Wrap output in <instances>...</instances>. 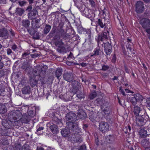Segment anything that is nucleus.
<instances>
[{
    "mask_svg": "<svg viewBox=\"0 0 150 150\" xmlns=\"http://www.w3.org/2000/svg\"><path fill=\"white\" fill-rule=\"evenodd\" d=\"M14 150H22L21 146L19 145H18L15 147Z\"/></svg>",
    "mask_w": 150,
    "mask_h": 150,
    "instance_id": "33",
    "label": "nucleus"
},
{
    "mask_svg": "<svg viewBox=\"0 0 150 150\" xmlns=\"http://www.w3.org/2000/svg\"><path fill=\"white\" fill-rule=\"evenodd\" d=\"M6 112V110L5 108V106H1V108H0V113H4Z\"/></svg>",
    "mask_w": 150,
    "mask_h": 150,
    "instance_id": "30",
    "label": "nucleus"
},
{
    "mask_svg": "<svg viewBox=\"0 0 150 150\" xmlns=\"http://www.w3.org/2000/svg\"><path fill=\"white\" fill-rule=\"evenodd\" d=\"M86 117V115L85 112L83 110H79L77 113V117L81 119H84Z\"/></svg>",
    "mask_w": 150,
    "mask_h": 150,
    "instance_id": "9",
    "label": "nucleus"
},
{
    "mask_svg": "<svg viewBox=\"0 0 150 150\" xmlns=\"http://www.w3.org/2000/svg\"><path fill=\"white\" fill-rule=\"evenodd\" d=\"M146 120H144L141 116H139L137 117L136 120V124L138 126H141L144 125L146 122Z\"/></svg>",
    "mask_w": 150,
    "mask_h": 150,
    "instance_id": "7",
    "label": "nucleus"
},
{
    "mask_svg": "<svg viewBox=\"0 0 150 150\" xmlns=\"http://www.w3.org/2000/svg\"><path fill=\"white\" fill-rule=\"evenodd\" d=\"M105 19H98L97 21V24L101 28H103L105 26V23H104Z\"/></svg>",
    "mask_w": 150,
    "mask_h": 150,
    "instance_id": "13",
    "label": "nucleus"
},
{
    "mask_svg": "<svg viewBox=\"0 0 150 150\" xmlns=\"http://www.w3.org/2000/svg\"><path fill=\"white\" fill-rule=\"evenodd\" d=\"M30 24V21L28 20H23L22 22L23 25L25 28L28 27Z\"/></svg>",
    "mask_w": 150,
    "mask_h": 150,
    "instance_id": "24",
    "label": "nucleus"
},
{
    "mask_svg": "<svg viewBox=\"0 0 150 150\" xmlns=\"http://www.w3.org/2000/svg\"><path fill=\"white\" fill-rule=\"evenodd\" d=\"M8 36L7 30L6 29L3 28L0 30V37L6 39L8 38Z\"/></svg>",
    "mask_w": 150,
    "mask_h": 150,
    "instance_id": "8",
    "label": "nucleus"
},
{
    "mask_svg": "<svg viewBox=\"0 0 150 150\" xmlns=\"http://www.w3.org/2000/svg\"><path fill=\"white\" fill-rule=\"evenodd\" d=\"M50 128L51 132L54 134H56L58 132V129L57 126L54 124L51 125Z\"/></svg>",
    "mask_w": 150,
    "mask_h": 150,
    "instance_id": "11",
    "label": "nucleus"
},
{
    "mask_svg": "<svg viewBox=\"0 0 150 150\" xmlns=\"http://www.w3.org/2000/svg\"><path fill=\"white\" fill-rule=\"evenodd\" d=\"M63 44V43L61 41H60L58 42H56L55 43V45L57 46H61Z\"/></svg>",
    "mask_w": 150,
    "mask_h": 150,
    "instance_id": "36",
    "label": "nucleus"
},
{
    "mask_svg": "<svg viewBox=\"0 0 150 150\" xmlns=\"http://www.w3.org/2000/svg\"><path fill=\"white\" fill-rule=\"evenodd\" d=\"M108 68V66L104 65L102 67V70L103 71H105Z\"/></svg>",
    "mask_w": 150,
    "mask_h": 150,
    "instance_id": "35",
    "label": "nucleus"
},
{
    "mask_svg": "<svg viewBox=\"0 0 150 150\" xmlns=\"http://www.w3.org/2000/svg\"><path fill=\"white\" fill-rule=\"evenodd\" d=\"M120 91L121 93H122L123 95L125 96V92L120 87Z\"/></svg>",
    "mask_w": 150,
    "mask_h": 150,
    "instance_id": "44",
    "label": "nucleus"
},
{
    "mask_svg": "<svg viewBox=\"0 0 150 150\" xmlns=\"http://www.w3.org/2000/svg\"><path fill=\"white\" fill-rule=\"evenodd\" d=\"M89 117L90 120L92 122H95L96 121V118L93 117L92 116H90Z\"/></svg>",
    "mask_w": 150,
    "mask_h": 150,
    "instance_id": "37",
    "label": "nucleus"
},
{
    "mask_svg": "<svg viewBox=\"0 0 150 150\" xmlns=\"http://www.w3.org/2000/svg\"><path fill=\"white\" fill-rule=\"evenodd\" d=\"M66 118L68 121L67 122V125L68 126L69 129H71V126H72L75 127V128L78 131V132L80 131V129L78 127L77 124L73 122V121H74L79 119V118H77L76 117L75 113L70 112L67 114Z\"/></svg>",
    "mask_w": 150,
    "mask_h": 150,
    "instance_id": "3",
    "label": "nucleus"
},
{
    "mask_svg": "<svg viewBox=\"0 0 150 150\" xmlns=\"http://www.w3.org/2000/svg\"><path fill=\"white\" fill-rule=\"evenodd\" d=\"M108 138L109 141L110 142H111L115 140V137L114 135H109L108 137Z\"/></svg>",
    "mask_w": 150,
    "mask_h": 150,
    "instance_id": "27",
    "label": "nucleus"
},
{
    "mask_svg": "<svg viewBox=\"0 0 150 150\" xmlns=\"http://www.w3.org/2000/svg\"><path fill=\"white\" fill-rule=\"evenodd\" d=\"M28 113L29 116L31 117H33L35 115V112L31 109V108H29L28 111Z\"/></svg>",
    "mask_w": 150,
    "mask_h": 150,
    "instance_id": "21",
    "label": "nucleus"
},
{
    "mask_svg": "<svg viewBox=\"0 0 150 150\" xmlns=\"http://www.w3.org/2000/svg\"><path fill=\"white\" fill-rule=\"evenodd\" d=\"M78 150H86V146L85 145H82L81 146Z\"/></svg>",
    "mask_w": 150,
    "mask_h": 150,
    "instance_id": "34",
    "label": "nucleus"
},
{
    "mask_svg": "<svg viewBox=\"0 0 150 150\" xmlns=\"http://www.w3.org/2000/svg\"><path fill=\"white\" fill-rule=\"evenodd\" d=\"M29 54L28 53H25L22 55V57L23 58H24L26 56Z\"/></svg>",
    "mask_w": 150,
    "mask_h": 150,
    "instance_id": "41",
    "label": "nucleus"
},
{
    "mask_svg": "<svg viewBox=\"0 0 150 150\" xmlns=\"http://www.w3.org/2000/svg\"><path fill=\"white\" fill-rule=\"evenodd\" d=\"M63 77L64 80L68 82H70L73 79L72 74L66 73L63 75Z\"/></svg>",
    "mask_w": 150,
    "mask_h": 150,
    "instance_id": "10",
    "label": "nucleus"
},
{
    "mask_svg": "<svg viewBox=\"0 0 150 150\" xmlns=\"http://www.w3.org/2000/svg\"><path fill=\"white\" fill-rule=\"evenodd\" d=\"M145 150H150V147H146L145 149Z\"/></svg>",
    "mask_w": 150,
    "mask_h": 150,
    "instance_id": "58",
    "label": "nucleus"
},
{
    "mask_svg": "<svg viewBox=\"0 0 150 150\" xmlns=\"http://www.w3.org/2000/svg\"><path fill=\"white\" fill-rule=\"evenodd\" d=\"M140 23L143 27L146 28L150 26V21L147 19L143 18Z\"/></svg>",
    "mask_w": 150,
    "mask_h": 150,
    "instance_id": "6",
    "label": "nucleus"
},
{
    "mask_svg": "<svg viewBox=\"0 0 150 150\" xmlns=\"http://www.w3.org/2000/svg\"><path fill=\"white\" fill-rule=\"evenodd\" d=\"M117 77H115L114 78H113V80H116L117 79Z\"/></svg>",
    "mask_w": 150,
    "mask_h": 150,
    "instance_id": "59",
    "label": "nucleus"
},
{
    "mask_svg": "<svg viewBox=\"0 0 150 150\" xmlns=\"http://www.w3.org/2000/svg\"><path fill=\"white\" fill-rule=\"evenodd\" d=\"M125 91L127 93H129L131 92L129 90L127 89H125Z\"/></svg>",
    "mask_w": 150,
    "mask_h": 150,
    "instance_id": "55",
    "label": "nucleus"
},
{
    "mask_svg": "<svg viewBox=\"0 0 150 150\" xmlns=\"http://www.w3.org/2000/svg\"><path fill=\"white\" fill-rule=\"evenodd\" d=\"M43 129V128L42 127H39L37 129L36 133L39 135H41L43 133V132L42 130Z\"/></svg>",
    "mask_w": 150,
    "mask_h": 150,
    "instance_id": "25",
    "label": "nucleus"
},
{
    "mask_svg": "<svg viewBox=\"0 0 150 150\" xmlns=\"http://www.w3.org/2000/svg\"><path fill=\"white\" fill-rule=\"evenodd\" d=\"M77 97L80 99L83 98L84 95L82 93H81L79 94H78L77 95Z\"/></svg>",
    "mask_w": 150,
    "mask_h": 150,
    "instance_id": "31",
    "label": "nucleus"
},
{
    "mask_svg": "<svg viewBox=\"0 0 150 150\" xmlns=\"http://www.w3.org/2000/svg\"><path fill=\"white\" fill-rule=\"evenodd\" d=\"M37 13V11L36 10H34L30 13H28V18L32 20L36 16Z\"/></svg>",
    "mask_w": 150,
    "mask_h": 150,
    "instance_id": "12",
    "label": "nucleus"
},
{
    "mask_svg": "<svg viewBox=\"0 0 150 150\" xmlns=\"http://www.w3.org/2000/svg\"><path fill=\"white\" fill-rule=\"evenodd\" d=\"M108 31H107L106 32H104L102 33L100 35H98L96 39L97 40V42L100 43V42H103L104 44V50L106 54H110L112 52V46L108 42L105 43V40L108 39L107 35L108 34Z\"/></svg>",
    "mask_w": 150,
    "mask_h": 150,
    "instance_id": "1",
    "label": "nucleus"
},
{
    "mask_svg": "<svg viewBox=\"0 0 150 150\" xmlns=\"http://www.w3.org/2000/svg\"><path fill=\"white\" fill-rule=\"evenodd\" d=\"M24 10L21 8H18L16 9V13L18 14L20 16H21L24 13Z\"/></svg>",
    "mask_w": 150,
    "mask_h": 150,
    "instance_id": "23",
    "label": "nucleus"
},
{
    "mask_svg": "<svg viewBox=\"0 0 150 150\" xmlns=\"http://www.w3.org/2000/svg\"><path fill=\"white\" fill-rule=\"evenodd\" d=\"M137 102H141L143 100V98L140 94L137 93L134 95Z\"/></svg>",
    "mask_w": 150,
    "mask_h": 150,
    "instance_id": "17",
    "label": "nucleus"
},
{
    "mask_svg": "<svg viewBox=\"0 0 150 150\" xmlns=\"http://www.w3.org/2000/svg\"><path fill=\"white\" fill-rule=\"evenodd\" d=\"M143 1L145 2H148L150 1V0H143Z\"/></svg>",
    "mask_w": 150,
    "mask_h": 150,
    "instance_id": "60",
    "label": "nucleus"
},
{
    "mask_svg": "<svg viewBox=\"0 0 150 150\" xmlns=\"http://www.w3.org/2000/svg\"><path fill=\"white\" fill-rule=\"evenodd\" d=\"M88 33H87L86 34V36H88L89 38H91V34L90 33V31H89V30H88Z\"/></svg>",
    "mask_w": 150,
    "mask_h": 150,
    "instance_id": "47",
    "label": "nucleus"
},
{
    "mask_svg": "<svg viewBox=\"0 0 150 150\" xmlns=\"http://www.w3.org/2000/svg\"><path fill=\"white\" fill-rule=\"evenodd\" d=\"M62 72V69H58L56 70L55 74L56 76L58 79H59V77L61 76Z\"/></svg>",
    "mask_w": 150,
    "mask_h": 150,
    "instance_id": "20",
    "label": "nucleus"
},
{
    "mask_svg": "<svg viewBox=\"0 0 150 150\" xmlns=\"http://www.w3.org/2000/svg\"><path fill=\"white\" fill-rule=\"evenodd\" d=\"M141 111V109L140 107L137 106H136L134 107V114L136 115H138Z\"/></svg>",
    "mask_w": 150,
    "mask_h": 150,
    "instance_id": "19",
    "label": "nucleus"
},
{
    "mask_svg": "<svg viewBox=\"0 0 150 150\" xmlns=\"http://www.w3.org/2000/svg\"><path fill=\"white\" fill-rule=\"evenodd\" d=\"M95 142L97 145H99V141L98 138H95Z\"/></svg>",
    "mask_w": 150,
    "mask_h": 150,
    "instance_id": "48",
    "label": "nucleus"
},
{
    "mask_svg": "<svg viewBox=\"0 0 150 150\" xmlns=\"http://www.w3.org/2000/svg\"><path fill=\"white\" fill-rule=\"evenodd\" d=\"M19 5L21 6H23L26 3V2L24 1H21L19 2Z\"/></svg>",
    "mask_w": 150,
    "mask_h": 150,
    "instance_id": "38",
    "label": "nucleus"
},
{
    "mask_svg": "<svg viewBox=\"0 0 150 150\" xmlns=\"http://www.w3.org/2000/svg\"><path fill=\"white\" fill-rule=\"evenodd\" d=\"M127 49L128 50H129L130 51H131L132 50L131 47H129V46L128 47H127Z\"/></svg>",
    "mask_w": 150,
    "mask_h": 150,
    "instance_id": "57",
    "label": "nucleus"
},
{
    "mask_svg": "<svg viewBox=\"0 0 150 150\" xmlns=\"http://www.w3.org/2000/svg\"><path fill=\"white\" fill-rule=\"evenodd\" d=\"M130 150H134V149L132 147H131L130 149Z\"/></svg>",
    "mask_w": 150,
    "mask_h": 150,
    "instance_id": "63",
    "label": "nucleus"
},
{
    "mask_svg": "<svg viewBox=\"0 0 150 150\" xmlns=\"http://www.w3.org/2000/svg\"><path fill=\"white\" fill-rule=\"evenodd\" d=\"M115 56H114L113 57L112 61V62H115Z\"/></svg>",
    "mask_w": 150,
    "mask_h": 150,
    "instance_id": "54",
    "label": "nucleus"
},
{
    "mask_svg": "<svg viewBox=\"0 0 150 150\" xmlns=\"http://www.w3.org/2000/svg\"><path fill=\"white\" fill-rule=\"evenodd\" d=\"M100 51V50L99 48H96L94 51H93L94 53L93 55H91V56H92L94 55H97L99 54V52Z\"/></svg>",
    "mask_w": 150,
    "mask_h": 150,
    "instance_id": "28",
    "label": "nucleus"
},
{
    "mask_svg": "<svg viewBox=\"0 0 150 150\" xmlns=\"http://www.w3.org/2000/svg\"><path fill=\"white\" fill-rule=\"evenodd\" d=\"M102 109L103 110V108ZM103 110L105 114H108L109 112L108 110V108H106L105 110V109L104 110Z\"/></svg>",
    "mask_w": 150,
    "mask_h": 150,
    "instance_id": "39",
    "label": "nucleus"
},
{
    "mask_svg": "<svg viewBox=\"0 0 150 150\" xmlns=\"http://www.w3.org/2000/svg\"><path fill=\"white\" fill-rule=\"evenodd\" d=\"M43 1L44 3L45 2V0H42Z\"/></svg>",
    "mask_w": 150,
    "mask_h": 150,
    "instance_id": "64",
    "label": "nucleus"
},
{
    "mask_svg": "<svg viewBox=\"0 0 150 150\" xmlns=\"http://www.w3.org/2000/svg\"><path fill=\"white\" fill-rule=\"evenodd\" d=\"M7 54H10L11 53V50L10 49H8L7 50Z\"/></svg>",
    "mask_w": 150,
    "mask_h": 150,
    "instance_id": "42",
    "label": "nucleus"
},
{
    "mask_svg": "<svg viewBox=\"0 0 150 150\" xmlns=\"http://www.w3.org/2000/svg\"><path fill=\"white\" fill-rule=\"evenodd\" d=\"M127 100L128 102H131L134 105H135L136 104L137 101L134 95L128 98Z\"/></svg>",
    "mask_w": 150,
    "mask_h": 150,
    "instance_id": "15",
    "label": "nucleus"
},
{
    "mask_svg": "<svg viewBox=\"0 0 150 150\" xmlns=\"http://www.w3.org/2000/svg\"><path fill=\"white\" fill-rule=\"evenodd\" d=\"M12 50L15 51L17 48V46L16 45H14L12 46Z\"/></svg>",
    "mask_w": 150,
    "mask_h": 150,
    "instance_id": "46",
    "label": "nucleus"
},
{
    "mask_svg": "<svg viewBox=\"0 0 150 150\" xmlns=\"http://www.w3.org/2000/svg\"><path fill=\"white\" fill-rule=\"evenodd\" d=\"M4 63L2 62H0V69H2L4 66Z\"/></svg>",
    "mask_w": 150,
    "mask_h": 150,
    "instance_id": "50",
    "label": "nucleus"
},
{
    "mask_svg": "<svg viewBox=\"0 0 150 150\" xmlns=\"http://www.w3.org/2000/svg\"><path fill=\"white\" fill-rule=\"evenodd\" d=\"M29 83L31 86L34 87L37 84L38 81L35 78H31L30 80Z\"/></svg>",
    "mask_w": 150,
    "mask_h": 150,
    "instance_id": "18",
    "label": "nucleus"
},
{
    "mask_svg": "<svg viewBox=\"0 0 150 150\" xmlns=\"http://www.w3.org/2000/svg\"><path fill=\"white\" fill-rule=\"evenodd\" d=\"M6 3L5 0H0V3L5 4Z\"/></svg>",
    "mask_w": 150,
    "mask_h": 150,
    "instance_id": "52",
    "label": "nucleus"
},
{
    "mask_svg": "<svg viewBox=\"0 0 150 150\" xmlns=\"http://www.w3.org/2000/svg\"><path fill=\"white\" fill-rule=\"evenodd\" d=\"M57 121L56 122H57L56 123L57 124H62L61 121L60 120H59L58 119H57Z\"/></svg>",
    "mask_w": 150,
    "mask_h": 150,
    "instance_id": "43",
    "label": "nucleus"
},
{
    "mask_svg": "<svg viewBox=\"0 0 150 150\" xmlns=\"http://www.w3.org/2000/svg\"><path fill=\"white\" fill-rule=\"evenodd\" d=\"M10 0L12 2H14L16 1V0Z\"/></svg>",
    "mask_w": 150,
    "mask_h": 150,
    "instance_id": "62",
    "label": "nucleus"
},
{
    "mask_svg": "<svg viewBox=\"0 0 150 150\" xmlns=\"http://www.w3.org/2000/svg\"><path fill=\"white\" fill-rule=\"evenodd\" d=\"M68 128L71 131H69V130L66 129H62L61 133L62 135L64 137H67L70 136L71 137V139H70L71 141L73 140L74 141H76V142H80L82 141V139L80 138V139H76V140L74 139L75 134H77L80 133V131L79 132H78V131L75 128V127L71 126L72 129H69L68 126H67Z\"/></svg>",
    "mask_w": 150,
    "mask_h": 150,
    "instance_id": "2",
    "label": "nucleus"
},
{
    "mask_svg": "<svg viewBox=\"0 0 150 150\" xmlns=\"http://www.w3.org/2000/svg\"><path fill=\"white\" fill-rule=\"evenodd\" d=\"M30 4H32L33 2V0H28Z\"/></svg>",
    "mask_w": 150,
    "mask_h": 150,
    "instance_id": "56",
    "label": "nucleus"
},
{
    "mask_svg": "<svg viewBox=\"0 0 150 150\" xmlns=\"http://www.w3.org/2000/svg\"><path fill=\"white\" fill-rule=\"evenodd\" d=\"M141 144L144 147H145L149 145V142L148 140L147 139H143L141 142Z\"/></svg>",
    "mask_w": 150,
    "mask_h": 150,
    "instance_id": "22",
    "label": "nucleus"
},
{
    "mask_svg": "<svg viewBox=\"0 0 150 150\" xmlns=\"http://www.w3.org/2000/svg\"><path fill=\"white\" fill-rule=\"evenodd\" d=\"M146 103L149 106H150V99L149 98H147L146 99Z\"/></svg>",
    "mask_w": 150,
    "mask_h": 150,
    "instance_id": "40",
    "label": "nucleus"
},
{
    "mask_svg": "<svg viewBox=\"0 0 150 150\" xmlns=\"http://www.w3.org/2000/svg\"><path fill=\"white\" fill-rule=\"evenodd\" d=\"M81 65L82 67H84L87 66V64L83 62L81 63Z\"/></svg>",
    "mask_w": 150,
    "mask_h": 150,
    "instance_id": "49",
    "label": "nucleus"
},
{
    "mask_svg": "<svg viewBox=\"0 0 150 150\" xmlns=\"http://www.w3.org/2000/svg\"><path fill=\"white\" fill-rule=\"evenodd\" d=\"M146 31L148 33L150 34V28L149 29H147L146 30Z\"/></svg>",
    "mask_w": 150,
    "mask_h": 150,
    "instance_id": "53",
    "label": "nucleus"
},
{
    "mask_svg": "<svg viewBox=\"0 0 150 150\" xmlns=\"http://www.w3.org/2000/svg\"><path fill=\"white\" fill-rule=\"evenodd\" d=\"M51 28V26L49 25H47L44 29L45 34L47 33L50 31Z\"/></svg>",
    "mask_w": 150,
    "mask_h": 150,
    "instance_id": "26",
    "label": "nucleus"
},
{
    "mask_svg": "<svg viewBox=\"0 0 150 150\" xmlns=\"http://www.w3.org/2000/svg\"><path fill=\"white\" fill-rule=\"evenodd\" d=\"M37 150H44L43 148H40L39 149H38Z\"/></svg>",
    "mask_w": 150,
    "mask_h": 150,
    "instance_id": "61",
    "label": "nucleus"
},
{
    "mask_svg": "<svg viewBox=\"0 0 150 150\" xmlns=\"http://www.w3.org/2000/svg\"><path fill=\"white\" fill-rule=\"evenodd\" d=\"M32 9V7L31 6H29L28 7L27 10H28V11H30Z\"/></svg>",
    "mask_w": 150,
    "mask_h": 150,
    "instance_id": "51",
    "label": "nucleus"
},
{
    "mask_svg": "<svg viewBox=\"0 0 150 150\" xmlns=\"http://www.w3.org/2000/svg\"><path fill=\"white\" fill-rule=\"evenodd\" d=\"M96 101V102L98 103L97 104L98 106L99 105H101L102 103L101 100L99 99H97Z\"/></svg>",
    "mask_w": 150,
    "mask_h": 150,
    "instance_id": "32",
    "label": "nucleus"
},
{
    "mask_svg": "<svg viewBox=\"0 0 150 150\" xmlns=\"http://www.w3.org/2000/svg\"><path fill=\"white\" fill-rule=\"evenodd\" d=\"M99 129L103 133L108 131L109 129L108 124L105 122H100L99 125Z\"/></svg>",
    "mask_w": 150,
    "mask_h": 150,
    "instance_id": "5",
    "label": "nucleus"
},
{
    "mask_svg": "<svg viewBox=\"0 0 150 150\" xmlns=\"http://www.w3.org/2000/svg\"><path fill=\"white\" fill-rule=\"evenodd\" d=\"M139 135L141 137H146L147 135V132L146 130L143 129H141L139 131Z\"/></svg>",
    "mask_w": 150,
    "mask_h": 150,
    "instance_id": "14",
    "label": "nucleus"
},
{
    "mask_svg": "<svg viewBox=\"0 0 150 150\" xmlns=\"http://www.w3.org/2000/svg\"><path fill=\"white\" fill-rule=\"evenodd\" d=\"M97 94L95 91L92 92L90 95V97L91 99H93L96 96Z\"/></svg>",
    "mask_w": 150,
    "mask_h": 150,
    "instance_id": "29",
    "label": "nucleus"
},
{
    "mask_svg": "<svg viewBox=\"0 0 150 150\" xmlns=\"http://www.w3.org/2000/svg\"><path fill=\"white\" fill-rule=\"evenodd\" d=\"M33 22L35 21L36 23H38L39 21V20L38 19H34V18L32 20Z\"/></svg>",
    "mask_w": 150,
    "mask_h": 150,
    "instance_id": "45",
    "label": "nucleus"
},
{
    "mask_svg": "<svg viewBox=\"0 0 150 150\" xmlns=\"http://www.w3.org/2000/svg\"><path fill=\"white\" fill-rule=\"evenodd\" d=\"M136 11L138 13H141L143 12L144 9V4L142 2L138 1L136 5Z\"/></svg>",
    "mask_w": 150,
    "mask_h": 150,
    "instance_id": "4",
    "label": "nucleus"
},
{
    "mask_svg": "<svg viewBox=\"0 0 150 150\" xmlns=\"http://www.w3.org/2000/svg\"><path fill=\"white\" fill-rule=\"evenodd\" d=\"M30 91V88L29 86L25 87L22 90V92L24 94H29Z\"/></svg>",
    "mask_w": 150,
    "mask_h": 150,
    "instance_id": "16",
    "label": "nucleus"
}]
</instances>
